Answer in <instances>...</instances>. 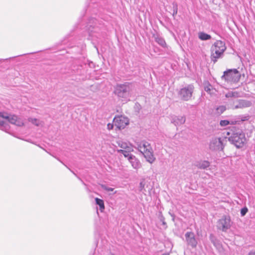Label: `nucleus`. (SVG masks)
<instances>
[{"label":"nucleus","mask_w":255,"mask_h":255,"mask_svg":"<svg viewBox=\"0 0 255 255\" xmlns=\"http://www.w3.org/2000/svg\"><path fill=\"white\" fill-rule=\"evenodd\" d=\"M169 214H170V215L173 218V220H174V215L172 214H171L170 213H169Z\"/></svg>","instance_id":"nucleus-36"},{"label":"nucleus","mask_w":255,"mask_h":255,"mask_svg":"<svg viewBox=\"0 0 255 255\" xmlns=\"http://www.w3.org/2000/svg\"><path fill=\"white\" fill-rule=\"evenodd\" d=\"M185 237L188 245L193 248L196 247L197 242L195 239L194 234L193 232H187L185 235Z\"/></svg>","instance_id":"nucleus-12"},{"label":"nucleus","mask_w":255,"mask_h":255,"mask_svg":"<svg viewBox=\"0 0 255 255\" xmlns=\"http://www.w3.org/2000/svg\"><path fill=\"white\" fill-rule=\"evenodd\" d=\"M0 117L6 120L9 123L18 127L24 126L23 120L15 115H9L4 112H0Z\"/></svg>","instance_id":"nucleus-8"},{"label":"nucleus","mask_w":255,"mask_h":255,"mask_svg":"<svg viewBox=\"0 0 255 255\" xmlns=\"http://www.w3.org/2000/svg\"><path fill=\"white\" fill-rule=\"evenodd\" d=\"M205 91L207 92L208 94H209L210 95H214L216 94V90L214 89L212 87V86L210 84H208L207 85L205 86L204 87Z\"/></svg>","instance_id":"nucleus-17"},{"label":"nucleus","mask_w":255,"mask_h":255,"mask_svg":"<svg viewBox=\"0 0 255 255\" xmlns=\"http://www.w3.org/2000/svg\"><path fill=\"white\" fill-rule=\"evenodd\" d=\"M186 121V118L184 116H174L171 117V122L175 126H180L184 124Z\"/></svg>","instance_id":"nucleus-13"},{"label":"nucleus","mask_w":255,"mask_h":255,"mask_svg":"<svg viewBox=\"0 0 255 255\" xmlns=\"http://www.w3.org/2000/svg\"><path fill=\"white\" fill-rule=\"evenodd\" d=\"M173 16L176 15L178 11V5L176 2H174L173 3Z\"/></svg>","instance_id":"nucleus-26"},{"label":"nucleus","mask_w":255,"mask_h":255,"mask_svg":"<svg viewBox=\"0 0 255 255\" xmlns=\"http://www.w3.org/2000/svg\"><path fill=\"white\" fill-rule=\"evenodd\" d=\"M198 36L199 39L202 40H209L211 38V36L209 34H208L203 32H199L198 34Z\"/></svg>","instance_id":"nucleus-23"},{"label":"nucleus","mask_w":255,"mask_h":255,"mask_svg":"<svg viewBox=\"0 0 255 255\" xmlns=\"http://www.w3.org/2000/svg\"><path fill=\"white\" fill-rule=\"evenodd\" d=\"M113 122L118 128L123 129L128 124V120L123 116H118L114 118Z\"/></svg>","instance_id":"nucleus-11"},{"label":"nucleus","mask_w":255,"mask_h":255,"mask_svg":"<svg viewBox=\"0 0 255 255\" xmlns=\"http://www.w3.org/2000/svg\"><path fill=\"white\" fill-rule=\"evenodd\" d=\"M0 127L2 128V129L3 130V128H6V124L5 122H4L2 120H0Z\"/></svg>","instance_id":"nucleus-30"},{"label":"nucleus","mask_w":255,"mask_h":255,"mask_svg":"<svg viewBox=\"0 0 255 255\" xmlns=\"http://www.w3.org/2000/svg\"><path fill=\"white\" fill-rule=\"evenodd\" d=\"M225 97L227 98H238L240 97V93L237 91H229L225 94Z\"/></svg>","instance_id":"nucleus-18"},{"label":"nucleus","mask_w":255,"mask_h":255,"mask_svg":"<svg viewBox=\"0 0 255 255\" xmlns=\"http://www.w3.org/2000/svg\"><path fill=\"white\" fill-rule=\"evenodd\" d=\"M214 245L216 246L217 247L220 246V244H219V243L216 244V243H214Z\"/></svg>","instance_id":"nucleus-35"},{"label":"nucleus","mask_w":255,"mask_h":255,"mask_svg":"<svg viewBox=\"0 0 255 255\" xmlns=\"http://www.w3.org/2000/svg\"><path fill=\"white\" fill-rule=\"evenodd\" d=\"M28 121L37 127L42 126L43 125V122L42 121H41L36 118H29L28 119Z\"/></svg>","instance_id":"nucleus-19"},{"label":"nucleus","mask_w":255,"mask_h":255,"mask_svg":"<svg viewBox=\"0 0 255 255\" xmlns=\"http://www.w3.org/2000/svg\"><path fill=\"white\" fill-rule=\"evenodd\" d=\"M107 127H108V128L109 129H112V128H113V125H111V124H109L108 125Z\"/></svg>","instance_id":"nucleus-33"},{"label":"nucleus","mask_w":255,"mask_h":255,"mask_svg":"<svg viewBox=\"0 0 255 255\" xmlns=\"http://www.w3.org/2000/svg\"><path fill=\"white\" fill-rule=\"evenodd\" d=\"M132 150H129L128 149H118V152L119 153H122L125 157H127L128 159H129V157L130 156H133V155L130 153V152Z\"/></svg>","instance_id":"nucleus-22"},{"label":"nucleus","mask_w":255,"mask_h":255,"mask_svg":"<svg viewBox=\"0 0 255 255\" xmlns=\"http://www.w3.org/2000/svg\"><path fill=\"white\" fill-rule=\"evenodd\" d=\"M159 219H160V221L162 223V224L163 225H166V223L165 222V218H164V217L162 215H161Z\"/></svg>","instance_id":"nucleus-31"},{"label":"nucleus","mask_w":255,"mask_h":255,"mask_svg":"<svg viewBox=\"0 0 255 255\" xmlns=\"http://www.w3.org/2000/svg\"><path fill=\"white\" fill-rule=\"evenodd\" d=\"M218 113H222L226 110V108L225 106H220L217 109Z\"/></svg>","instance_id":"nucleus-29"},{"label":"nucleus","mask_w":255,"mask_h":255,"mask_svg":"<svg viewBox=\"0 0 255 255\" xmlns=\"http://www.w3.org/2000/svg\"><path fill=\"white\" fill-rule=\"evenodd\" d=\"M95 201H96V204H97L99 206L100 211L101 212H103V211L105 209L104 201L102 199L98 198H96Z\"/></svg>","instance_id":"nucleus-24"},{"label":"nucleus","mask_w":255,"mask_h":255,"mask_svg":"<svg viewBox=\"0 0 255 255\" xmlns=\"http://www.w3.org/2000/svg\"><path fill=\"white\" fill-rule=\"evenodd\" d=\"M134 169H138L141 166L139 160L134 156H130L128 160Z\"/></svg>","instance_id":"nucleus-14"},{"label":"nucleus","mask_w":255,"mask_h":255,"mask_svg":"<svg viewBox=\"0 0 255 255\" xmlns=\"http://www.w3.org/2000/svg\"><path fill=\"white\" fill-rule=\"evenodd\" d=\"M249 119L250 116L249 115H240L238 117V118H237V120H236V121H238V123L240 121L244 122L249 120Z\"/></svg>","instance_id":"nucleus-25"},{"label":"nucleus","mask_w":255,"mask_h":255,"mask_svg":"<svg viewBox=\"0 0 255 255\" xmlns=\"http://www.w3.org/2000/svg\"><path fill=\"white\" fill-rule=\"evenodd\" d=\"M144 186H145L144 182L141 181L139 184V191L142 192L143 193H145V192Z\"/></svg>","instance_id":"nucleus-27"},{"label":"nucleus","mask_w":255,"mask_h":255,"mask_svg":"<svg viewBox=\"0 0 255 255\" xmlns=\"http://www.w3.org/2000/svg\"><path fill=\"white\" fill-rule=\"evenodd\" d=\"M247 255H255V250L250 251Z\"/></svg>","instance_id":"nucleus-32"},{"label":"nucleus","mask_w":255,"mask_h":255,"mask_svg":"<svg viewBox=\"0 0 255 255\" xmlns=\"http://www.w3.org/2000/svg\"><path fill=\"white\" fill-rule=\"evenodd\" d=\"M225 138L214 137L213 138L209 143V148L212 151L222 150L224 148L223 141Z\"/></svg>","instance_id":"nucleus-9"},{"label":"nucleus","mask_w":255,"mask_h":255,"mask_svg":"<svg viewBox=\"0 0 255 255\" xmlns=\"http://www.w3.org/2000/svg\"><path fill=\"white\" fill-rule=\"evenodd\" d=\"M195 165L199 169H205L210 165V163L206 160L197 161L195 163Z\"/></svg>","instance_id":"nucleus-15"},{"label":"nucleus","mask_w":255,"mask_h":255,"mask_svg":"<svg viewBox=\"0 0 255 255\" xmlns=\"http://www.w3.org/2000/svg\"><path fill=\"white\" fill-rule=\"evenodd\" d=\"M194 90V87L189 85L187 87L180 89L178 95L180 98L184 101H188L191 99Z\"/></svg>","instance_id":"nucleus-10"},{"label":"nucleus","mask_w":255,"mask_h":255,"mask_svg":"<svg viewBox=\"0 0 255 255\" xmlns=\"http://www.w3.org/2000/svg\"><path fill=\"white\" fill-rule=\"evenodd\" d=\"M155 41L162 47H165L166 46V43L164 39L159 36H157L155 37Z\"/></svg>","instance_id":"nucleus-20"},{"label":"nucleus","mask_w":255,"mask_h":255,"mask_svg":"<svg viewBox=\"0 0 255 255\" xmlns=\"http://www.w3.org/2000/svg\"><path fill=\"white\" fill-rule=\"evenodd\" d=\"M106 189L109 191H113V189L112 188H106Z\"/></svg>","instance_id":"nucleus-34"},{"label":"nucleus","mask_w":255,"mask_h":255,"mask_svg":"<svg viewBox=\"0 0 255 255\" xmlns=\"http://www.w3.org/2000/svg\"><path fill=\"white\" fill-rule=\"evenodd\" d=\"M133 89V85L129 82L117 84L115 87V94L123 101H129Z\"/></svg>","instance_id":"nucleus-2"},{"label":"nucleus","mask_w":255,"mask_h":255,"mask_svg":"<svg viewBox=\"0 0 255 255\" xmlns=\"http://www.w3.org/2000/svg\"><path fill=\"white\" fill-rule=\"evenodd\" d=\"M238 123V121H228L226 120H221L220 122V125L222 127H225L228 125H235Z\"/></svg>","instance_id":"nucleus-21"},{"label":"nucleus","mask_w":255,"mask_h":255,"mask_svg":"<svg viewBox=\"0 0 255 255\" xmlns=\"http://www.w3.org/2000/svg\"><path fill=\"white\" fill-rule=\"evenodd\" d=\"M232 226L231 218L229 216L224 215L220 219L217 224V228L223 232H226Z\"/></svg>","instance_id":"nucleus-7"},{"label":"nucleus","mask_w":255,"mask_h":255,"mask_svg":"<svg viewBox=\"0 0 255 255\" xmlns=\"http://www.w3.org/2000/svg\"><path fill=\"white\" fill-rule=\"evenodd\" d=\"M118 145L123 148V149H128L129 150H133L132 147L130 146V144L128 143L123 141L122 140H119L117 142Z\"/></svg>","instance_id":"nucleus-16"},{"label":"nucleus","mask_w":255,"mask_h":255,"mask_svg":"<svg viewBox=\"0 0 255 255\" xmlns=\"http://www.w3.org/2000/svg\"><path fill=\"white\" fill-rule=\"evenodd\" d=\"M252 103L251 101L244 99H236L235 100L229 99V108L233 109H244L250 107Z\"/></svg>","instance_id":"nucleus-6"},{"label":"nucleus","mask_w":255,"mask_h":255,"mask_svg":"<svg viewBox=\"0 0 255 255\" xmlns=\"http://www.w3.org/2000/svg\"><path fill=\"white\" fill-rule=\"evenodd\" d=\"M226 49V46L224 42L220 40L215 42L211 47L212 61L215 63L218 59L221 57Z\"/></svg>","instance_id":"nucleus-4"},{"label":"nucleus","mask_w":255,"mask_h":255,"mask_svg":"<svg viewBox=\"0 0 255 255\" xmlns=\"http://www.w3.org/2000/svg\"><path fill=\"white\" fill-rule=\"evenodd\" d=\"M136 146L135 148L143 155L147 162L152 163L155 161V157L153 154V151L148 142L142 140L136 142Z\"/></svg>","instance_id":"nucleus-3"},{"label":"nucleus","mask_w":255,"mask_h":255,"mask_svg":"<svg viewBox=\"0 0 255 255\" xmlns=\"http://www.w3.org/2000/svg\"><path fill=\"white\" fill-rule=\"evenodd\" d=\"M221 78L228 82L237 83L241 78V74L236 69H229L224 72Z\"/></svg>","instance_id":"nucleus-5"},{"label":"nucleus","mask_w":255,"mask_h":255,"mask_svg":"<svg viewBox=\"0 0 255 255\" xmlns=\"http://www.w3.org/2000/svg\"><path fill=\"white\" fill-rule=\"evenodd\" d=\"M248 212V209L246 207L243 208L241 210V215L242 216H244Z\"/></svg>","instance_id":"nucleus-28"},{"label":"nucleus","mask_w":255,"mask_h":255,"mask_svg":"<svg viewBox=\"0 0 255 255\" xmlns=\"http://www.w3.org/2000/svg\"><path fill=\"white\" fill-rule=\"evenodd\" d=\"M227 137L230 142L238 148L246 146L247 139L243 130L239 128L233 127L227 132Z\"/></svg>","instance_id":"nucleus-1"}]
</instances>
